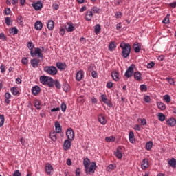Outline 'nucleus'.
Masks as SVG:
<instances>
[{
  "mask_svg": "<svg viewBox=\"0 0 176 176\" xmlns=\"http://www.w3.org/2000/svg\"><path fill=\"white\" fill-rule=\"evenodd\" d=\"M120 47L122 49V56L123 58H127L129 56H130V53L131 52V46L129 43H121Z\"/></svg>",
  "mask_w": 176,
  "mask_h": 176,
  "instance_id": "f257e3e1",
  "label": "nucleus"
},
{
  "mask_svg": "<svg viewBox=\"0 0 176 176\" xmlns=\"http://www.w3.org/2000/svg\"><path fill=\"white\" fill-rule=\"evenodd\" d=\"M44 71L46 72V74H48V75H52L54 76V75H57V68L54 66H45L44 67Z\"/></svg>",
  "mask_w": 176,
  "mask_h": 176,
  "instance_id": "f03ea898",
  "label": "nucleus"
},
{
  "mask_svg": "<svg viewBox=\"0 0 176 176\" xmlns=\"http://www.w3.org/2000/svg\"><path fill=\"white\" fill-rule=\"evenodd\" d=\"M135 68V65L131 64L129 67L126 69L124 76L126 78H131L134 74V69Z\"/></svg>",
  "mask_w": 176,
  "mask_h": 176,
  "instance_id": "7ed1b4c3",
  "label": "nucleus"
},
{
  "mask_svg": "<svg viewBox=\"0 0 176 176\" xmlns=\"http://www.w3.org/2000/svg\"><path fill=\"white\" fill-rule=\"evenodd\" d=\"M97 168V165L96 164V162H91L90 167L87 166L85 168V173L86 174H94V172L96 171V168Z\"/></svg>",
  "mask_w": 176,
  "mask_h": 176,
  "instance_id": "20e7f679",
  "label": "nucleus"
},
{
  "mask_svg": "<svg viewBox=\"0 0 176 176\" xmlns=\"http://www.w3.org/2000/svg\"><path fill=\"white\" fill-rule=\"evenodd\" d=\"M30 55L32 57H35V56H38L40 58H43V54H42V51H41L40 48H35L34 52L31 51Z\"/></svg>",
  "mask_w": 176,
  "mask_h": 176,
  "instance_id": "39448f33",
  "label": "nucleus"
},
{
  "mask_svg": "<svg viewBox=\"0 0 176 176\" xmlns=\"http://www.w3.org/2000/svg\"><path fill=\"white\" fill-rule=\"evenodd\" d=\"M66 135L67 140L69 141H73L75 134L74 133V130L72 129V128H69L66 131Z\"/></svg>",
  "mask_w": 176,
  "mask_h": 176,
  "instance_id": "423d86ee",
  "label": "nucleus"
},
{
  "mask_svg": "<svg viewBox=\"0 0 176 176\" xmlns=\"http://www.w3.org/2000/svg\"><path fill=\"white\" fill-rule=\"evenodd\" d=\"M71 140H69V139L65 140L64 143H63V148L64 149V151H68L69 149H71Z\"/></svg>",
  "mask_w": 176,
  "mask_h": 176,
  "instance_id": "0eeeda50",
  "label": "nucleus"
},
{
  "mask_svg": "<svg viewBox=\"0 0 176 176\" xmlns=\"http://www.w3.org/2000/svg\"><path fill=\"white\" fill-rule=\"evenodd\" d=\"M32 6L34 10H41V9L43 8V4H42V2L41 1H37L36 3H32Z\"/></svg>",
  "mask_w": 176,
  "mask_h": 176,
  "instance_id": "6e6552de",
  "label": "nucleus"
},
{
  "mask_svg": "<svg viewBox=\"0 0 176 176\" xmlns=\"http://www.w3.org/2000/svg\"><path fill=\"white\" fill-rule=\"evenodd\" d=\"M45 170L47 175H50L52 174V171H53V166L52 164L47 163L45 164Z\"/></svg>",
  "mask_w": 176,
  "mask_h": 176,
  "instance_id": "1a4fd4ad",
  "label": "nucleus"
},
{
  "mask_svg": "<svg viewBox=\"0 0 176 176\" xmlns=\"http://www.w3.org/2000/svg\"><path fill=\"white\" fill-rule=\"evenodd\" d=\"M56 65L58 69L60 71H64L67 68V64L63 63L61 62H57Z\"/></svg>",
  "mask_w": 176,
  "mask_h": 176,
  "instance_id": "9d476101",
  "label": "nucleus"
},
{
  "mask_svg": "<svg viewBox=\"0 0 176 176\" xmlns=\"http://www.w3.org/2000/svg\"><path fill=\"white\" fill-rule=\"evenodd\" d=\"M133 49L135 53H140V52H141V44L138 42L135 43L133 45Z\"/></svg>",
  "mask_w": 176,
  "mask_h": 176,
  "instance_id": "9b49d317",
  "label": "nucleus"
},
{
  "mask_svg": "<svg viewBox=\"0 0 176 176\" xmlns=\"http://www.w3.org/2000/svg\"><path fill=\"white\" fill-rule=\"evenodd\" d=\"M98 122L100 124H102L103 126H105L107 124V118L105 116H102V114H100L98 118Z\"/></svg>",
  "mask_w": 176,
  "mask_h": 176,
  "instance_id": "f8f14e48",
  "label": "nucleus"
},
{
  "mask_svg": "<svg viewBox=\"0 0 176 176\" xmlns=\"http://www.w3.org/2000/svg\"><path fill=\"white\" fill-rule=\"evenodd\" d=\"M32 92L34 96H38L41 93V87L38 85L33 87L32 88Z\"/></svg>",
  "mask_w": 176,
  "mask_h": 176,
  "instance_id": "ddd939ff",
  "label": "nucleus"
},
{
  "mask_svg": "<svg viewBox=\"0 0 176 176\" xmlns=\"http://www.w3.org/2000/svg\"><path fill=\"white\" fill-rule=\"evenodd\" d=\"M30 63L33 68H38L39 67V60L36 58L30 60Z\"/></svg>",
  "mask_w": 176,
  "mask_h": 176,
  "instance_id": "4468645a",
  "label": "nucleus"
},
{
  "mask_svg": "<svg viewBox=\"0 0 176 176\" xmlns=\"http://www.w3.org/2000/svg\"><path fill=\"white\" fill-rule=\"evenodd\" d=\"M141 167L142 170H146V168L149 167V161H148V159H144L142 160Z\"/></svg>",
  "mask_w": 176,
  "mask_h": 176,
  "instance_id": "2eb2a0df",
  "label": "nucleus"
},
{
  "mask_svg": "<svg viewBox=\"0 0 176 176\" xmlns=\"http://www.w3.org/2000/svg\"><path fill=\"white\" fill-rule=\"evenodd\" d=\"M63 130V127L61 126V124H60V122L58 121H56L55 122V133H61V131Z\"/></svg>",
  "mask_w": 176,
  "mask_h": 176,
  "instance_id": "dca6fc26",
  "label": "nucleus"
},
{
  "mask_svg": "<svg viewBox=\"0 0 176 176\" xmlns=\"http://www.w3.org/2000/svg\"><path fill=\"white\" fill-rule=\"evenodd\" d=\"M93 18V11H87L85 19L87 20V21H91V19Z\"/></svg>",
  "mask_w": 176,
  "mask_h": 176,
  "instance_id": "f3484780",
  "label": "nucleus"
},
{
  "mask_svg": "<svg viewBox=\"0 0 176 176\" xmlns=\"http://www.w3.org/2000/svg\"><path fill=\"white\" fill-rule=\"evenodd\" d=\"M115 156L118 159H122V157H123V154H122V148L120 147L117 148L116 152L115 153Z\"/></svg>",
  "mask_w": 176,
  "mask_h": 176,
  "instance_id": "a211bd4d",
  "label": "nucleus"
},
{
  "mask_svg": "<svg viewBox=\"0 0 176 176\" xmlns=\"http://www.w3.org/2000/svg\"><path fill=\"white\" fill-rule=\"evenodd\" d=\"M42 27H43V24L41 22V21H36L34 23V28L37 31H41V30H42Z\"/></svg>",
  "mask_w": 176,
  "mask_h": 176,
  "instance_id": "6ab92c4d",
  "label": "nucleus"
},
{
  "mask_svg": "<svg viewBox=\"0 0 176 176\" xmlns=\"http://www.w3.org/2000/svg\"><path fill=\"white\" fill-rule=\"evenodd\" d=\"M57 134H58L57 132L53 131L52 132L50 133V137L52 140V141H54L56 142L57 141Z\"/></svg>",
  "mask_w": 176,
  "mask_h": 176,
  "instance_id": "aec40b11",
  "label": "nucleus"
},
{
  "mask_svg": "<svg viewBox=\"0 0 176 176\" xmlns=\"http://www.w3.org/2000/svg\"><path fill=\"white\" fill-rule=\"evenodd\" d=\"M82 78H83V71L80 70L76 74V80H78V82H80Z\"/></svg>",
  "mask_w": 176,
  "mask_h": 176,
  "instance_id": "412c9836",
  "label": "nucleus"
},
{
  "mask_svg": "<svg viewBox=\"0 0 176 176\" xmlns=\"http://www.w3.org/2000/svg\"><path fill=\"white\" fill-rule=\"evenodd\" d=\"M166 124H168V126H170L171 127H174V126L176 124V120L175 118H170L167 120Z\"/></svg>",
  "mask_w": 176,
  "mask_h": 176,
  "instance_id": "4be33fe9",
  "label": "nucleus"
},
{
  "mask_svg": "<svg viewBox=\"0 0 176 176\" xmlns=\"http://www.w3.org/2000/svg\"><path fill=\"white\" fill-rule=\"evenodd\" d=\"M47 28H48L50 31L53 30V28H54V21H53V20L48 21V23L47 24Z\"/></svg>",
  "mask_w": 176,
  "mask_h": 176,
  "instance_id": "5701e85b",
  "label": "nucleus"
},
{
  "mask_svg": "<svg viewBox=\"0 0 176 176\" xmlns=\"http://www.w3.org/2000/svg\"><path fill=\"white\" fill-rule=\"evenodd\" d=\"M68 27H65L67 32H72L75 31V26H74L73 23H67Z\"/></svg>",
  "mask_w": 176,
  "mask_h": 176,
  "instance_id": "b1692460",
  "label": "nucleus"
},
{
  "mask_svg": "<svg viewBox=\"0 0 176 176\" xmlns=\"http://www.w3.org/2000/svg\"><path fill=\"white\" fill-rule=\"evenodd\" d=\"M157 107L160 111H166V104L162 102H157Z\"/></svg>",
  "mask_w": 176,
  "mask_h": 176,
  "instance_id": "393cba45",
  "label": "nucleus"
},
{
  "mask_svg": "<svg viewBox=\"0 0 176 176\" xmlns=\"http://www.w3.org/2000/svg\"><path fill=\"white\" fill-rule=\"evenodd\" d=\"M133 76H134V78L135 79V80H138V82H140V80H142V78H141V72H135L133 74Z\"/></svg>",
  "mask_w": 176,
  "mask_h": 176,
  "instance_id": "a878e982",
  "label": "nucleus"
},
{
  "mask_svg": "<svg viewBox=\"0 0 176 176\" xmlns=\"http://www.w3.org/2000/svg\"><path fill=\"white\" fill-rule=\"evenodd\" d=\"M47 79H49V76H40V82L43 85H46V82H47Z\"/></svg>",
  "mask_w": 176,
  "mask_h": 176,
  "instance_id": "bb28decb",
  "label": "nucleus"
},
{
  "mask_svg": "<svg viewBox=\"0 0 176 176\" xmlns=\"http://www.w3.org/2000/svg\"><path fill=\"white\" fill-rule=\"evenodd\" d=\"M111 76H112L113 80H116V81L119 80V72H111Z\"/></svg>",
  "mask_w": 176,
  "mask_h": 176,
  "instance_id": "cd10ccee",
  "label": "nucleus"
},
{
  "mask_svg": "<svg viewBox=\"0 0 176 176\" xmlns=\"http://www.w3.org/2000/svg\"><path fill=\"white\" fill-rule=\"evenodd\" d=\"M157 116L158 117V120L160 122H164L166 120V116L163 113H158Z\"/></svg>",
  "mask_w": 176,
  "mask_h": 176,
  "instance_id": "c85d7f7f",
  "label": "nucleus"
},
{
  "mask_svg": "<svg viewBox=\"0 0 176 176\" xmlns=\"http://www.w3.org/2000/svg\"><path fill=\"white\" fill-rule=\"evenodd\" d=\"M168 164L170 166V167H173V168H176V160L175 158H172L168 161Z\"/></svg>",
  "mask_w": 176,
  "mask_h": 176,
  "instance_id": "c756f323",
  "label": "nucleus"
},
{
  "mask_svg": "<svg viewBox=\"0 0 176 176\" xmlns=\"http://www.w3.org/2000/svg\"><path fill=\"white\" fill-rule=\"evenodd\" d=\"M48 80L46 81V84L45 85H47V86H49V87H53V82H54V80L52 77H48Z\"/></svg>",
  "mask_w": 176,
  "mask_h": 176,
  "instance_id": "7c9ffc66",
  "label": "nucleus"
},
{
  "mask_svg": "<svg viewBox=\"0 0 176 176\" xmlns=\"http://www.w3.org/2000/svg\"><path fill=\"white\" fill-rule=\"evenodd\" d=\"M10 34H13V35H16L19 34V30L16 27L11 28L10 29Z\"/></svg>",
  "mask_w": 176,
  "mask_h": 176,
  "instance_id": "2f4dec72",
  "label": "nucleus"
},
{
  "mask_svg": "<svg viewBox=\"0 0 176 176\" xmlns=\"http://www.w3.org/2000/svg\"><path fill=\"white\" fill-rule=\"evenodd\" d=\"M100 31H101V25H100V24H97L94 28V32L97 35L100 34Z\"/></svg>",
  "mask_w": 176,
  "mask_h": 176,
  "instance_id": "473e14b6",
  "label": "nucleus"
},
{
  "mask_svg": "<svg viewBox=\"0 0 176 176\" xmlns=\"http://www.w3.org/2000/svg\"><path fill=\"white\" fill-rule=\"evenodd\" d=\"M10 91L13 96H17V94H19V89H17V87H12Z\"/></svg>",
  "mask_w": 176,
  "mask_h": 176,
  "instance_id": "72a5a7b5",
  "label": "nucleus"
},
{
  "mask_svg": "<svg viewBox=\"0 0 176 176\" xmlns=\"http://www.w3.org/2000/svg\"><path fill=\"white\" fill-rule=\"evenodd\" d=\"M53 86H55L56 89H61V84L58 80H54Z\"/></svg>",
  "mask_w": 176,
  "mask_h": 176,
  "instance_id": "f704fd0d",
  "label": "nucleus"
},
{
  "mask_svg": "<svg viewBox=\"0 0 176 176\" xmlns=\"http://www.w3.org/2000/svg\"><path fill=\"white\" fill-rule=\"evenodd\" d=\"M34 105L35 108H36V109H38V111L41 109V102H39V100H34Z\"/></svg>",
  "mask_w": 176,
  "mask_h": 176,
  "instance_id": "c9c22d12",
  "label": "nucleus"
},
{
  "mask_svg": "<svg viewBox=\"0 0 176 176\" xmlns=\"http://www.w3.org/2000/svg\"><path fill=\"white\" fill-rule=\"evenodd\" d=\"M83 164L85 168L89 167V165L90 164V160L89 158H85L83 161Z\"/></svg>",
  "mask_w": 176,
  "mask_h": 176,
  "instance_id": "e433bc0d",
  "label": "nucleus"
},
{
  "mask_svg": "<svg viewBox=\"0 0 176 176\" xmlns=\"http://www.w3.org/2000/svg\"><path fill=\"white\" fill-rule=\"evenodd\" d=\"M115 140H116V138L113 136L107 137L105 138L107 142H115Z\"/></svg>",
  "mask_w": 176,
  "mask_h": 176,
  "instance_id": "4c0bfd02",
  "label": "nucleus"
},
{
  "mask_svg": "<svg viewBox=\"0 0 176 176\" xmlns=\"http://www.w3.org/2000/svg\"><path fill=\"white\" fill-rule=\"evenodd\" d=\"M152 146H153V143L151 141L146 144V149L147 151H151V149H152Z\"/></svg>",
  "mask_w": 176,
  "mask_h": 176,
  "instance_id": "58836bf2",
  "label": "nucleus"
},
{
  "mask_svg": "<svg viewBox=\"0 0 176 176\" xmlns=\"http://www.w3.org/2000/svg\"><path fill=\"white\" fill-rule=\"evenodd\" d=\"M115 47H116L115 43L111 42L110 44L109 45V50H110V52H113Z\"/></svg>",
  "mask_w": 176,
  "mask_h": 176,
  "instance_id": "ea45409f",
  "label": "nucleus"
},
{
  "mask_svg": "<svg viewBox=\"0 0 176 176\" xmlns=\"http://www.w3.org/2000/svg\"><path fill=\"white\" fill-rule=\"evenodd\" d=\"M100 10L98 7L94 6L91 8V12H92V13H94V14L96 13L98 14L100 13Z\"/></svg>",
  "mask_w": 176,
  "mask_h": 176,
  "instance_id": "a19ab883",
  "label": "nucleus"
},
{
  "mask_svg": "<svg viewBox=\"0 0 176 176\" xmlns=\"http://www.w3.org/2000/svg\"><path fill=\"white\" fill-rule=\"evenodd\" d=\"M163 98H164V100L166 101V102L167 103L171 101V96H170V95H164Z\"/></svg>",
  "mask_w": 176,
  "mask_h": 176,
  "instance_id": "79ce46f5",
  "label": "nucleus"
},
{
  "mask_svg": "<svg viewBox=\"0 0 176 176\" xmlns=\"http://www.w3.org/2000/svg\"><path fill=\"white\" fill-rule=\"evenodd\" d=\"M5 124V116L0 115V127H2Z\"/></svg>",
  "mask_w": 176,
  "mask_h": 176,
  "instance_id": "37998d69",
  "label": "nucleus"
},
{
  "mask_svg": "<svg viewBox=\"0 0 176 176\" xmlns=\"http://www.w3.org/2000/svg\"><path fill=\"white\" fill-rule=\"evenodd\" d=\"M5 21L7 25H12V19L9 16L6 17Z\"/></svg>",
  "mask_w": 176,
  "mask_h": 176,
  "instance_id": "c03bdc74",
  "label": "nucleus"
},
{
  "mask_svg": "<svg viewBox=\"0 0 176 176\" xmlns=\"http://www.w3.org/2000/svg\"><path fill=\"white\" fill-rule=\"evenodd\" d=\"M113 170H115V166L113 164H109L107 168V171H109V173H111Z\"/></svg>",
  "mask_w": 176,
  "mask_h": 176,
  "instance_id": "a18cd8bd",
  "label": "nucleus"
},
{
  "mask_svg": "<svg viewBox=\"0 0 176 176\" xmlns=\"http://www.w3.org/2000/svg\"><path fill=\"white\" fill-rule=\"evenodd\" d=\"M63 89L64 90V91H65L67 93V91H69V85L68 84H64L63 86Z\"/></svg>",
  "mask_w": 176,
  "mask_h": 176,
  "instance_id": "49530a36",
  "label": "nucleus"
},
{
  "mask_svg": "<svg viewBox=\"0 0 176 176\" xmlns=\"http://www.w3.org/2000/svg\"><path fill=\"white\" fill-rule=\"evenodd\" d=\"M27 46L28 47V49L30 50H32V49H34V43H32V41H29L28 43H27Z\"/></svg>",
  "mask_w": 176,
  "mask_h": 176,
  "instance_id": "de8ad7c7",
  "label": "nucleus"
},
{
  "mask_svg": "<svg viewBox=\"0 0 176 176\" xmlns=\"http://www.w3.org/2000/svg\"><path fill=\"white\" fill-rule=\"evenodd\" d=\"M60 109L62 112H65V111H67V104L63 102L60 105Z\"/></svg>",
  "mask_w": 176,
  "mask_h": 176,
  "instance_id": "09e8293b",
  "label": "nucleus"
},
{
  "mask_svg": "<svg viewBox=\"0 0 176 176\" xmlns=\"http://www.w3.org/2000/svg\"><path fill=\"white\" fill-rule=\"evenodd\" d=\"M140 90H141V91H146V90H148V87H146V85H141Z\"/></svg>",
  "mask_w": 176,
  "mask_h": 176,
  "instance_id": "8fccbe9b",
  "label": "nucleus"
},
{
  "mask_svg": "<svg viewBox=\"0 0 176 176\" xmlns=\"http://www.w3.org/2000/svg\"><path fill=\"white\" fill-rule=\"evenodd\" d=\"M144 101L145 102L149 103L151 102V96H145L144 97Z\"/></svg>",
  "mask_w": 176,
  "mask_h": 176,
  "instance_id": "3c124183",
  "label": "nucleus"
},
{
  "mask_svg": "<svg viewBox=\"0 0 176 176\" xmlns=\"http://www.w3.org/2000/svg\"><path fill=\"white\" fill-rule=\"evenodd\" d=\"M101 98H102V101L104 103L107 102V101H108V98H107V95L105 94L101 95Z\"/></svg>",
  "mask_w": 176,
  "mask_h": 176,
  "instance_id": "603ef678",
  "label": "nucleus"
},
{
  "mask_svg": "<svg viewBox=\"0 0 176 176\" xmlns=\"http://www.w3.org/2000/svg\"><path fill=\"white\" fill-rule=\"evenodd\" d=\"M162 23L164 24H168V23H170V19L168 16H166L162 21Z\"/></svg>",
  "mask_w": 176,
  "mask_h": 176,
  "instance_id": "864d4df0",
  "label": "nucleus"
},
{
  "mask_svg": "<svg viewBox=\"0 0 176 176\" xmlns=\"http://www.w3.org/2000/svg\"><path fill=\"white\" fill-rule=\"evenodd\" d=\"M106 87L107 89H112V87H113V83L112 82H109L107 83Z\"/></svg>",
  "mask_w": 176,
  "mask_h": 176,
  "instance_id": "5fc2aeb1",
  "label": "nucleus"
},
{
  "mask_svg": "<svg viewBox=\"0 0 176 176\" xmlns=\"http://www.w3.org/2000/svg\"><path fill=\"white\" fill-rule=\"evenodd\" d=\"M153 67H155V63L153 62H151L150 63L147 64V68L149 69H151V68H153Z\"/></svg>",
  "mask_w": 176,
  "mask_h": 176,
  "instance_id": "6e6d98bb",
  "label": "nucleus"
},
{
  "mask_svg": "<svg viewBox=\"0 0 176 176\" xmlns=\"http://www.w3.org/2000/svg\"><path fill=\"white\" fill-rule=\"evenodd\" d=\"M21 63L22 64L27 65V64H28V59H27V58H23L21 60Z\"/></svg>",
  "mask_w": 176,
  "mask_h": 176,
  "instance_id": "4d7b16f0",
  "label": "nucleus"
},
{
  "mask_svg": "<svg viewBox=\"0 0 176 176\" xmlns=\"http://www.w3.org/2000/svg\"><path fill=\"white\" fill-rule=\"evenodd\" d=\"M166 80H168V83H170V85H174L175 81L173 78H168Z\"/></svg>",
  "mask_w": 176,
  "mask_h": 176,
  "instance_id": "13d9d810",
  "label": "nucleus"
},
{
  "mask_svg": "<svg viewBox=\"0 0 176 176\" xmlns=\"http://www.w3.org/2000/svg\"><path fill=\"white\" fill-rule=\"evenodd\" d=\"M52 8H54V10H58L60 6H58V4L54 3L52 5Z\"/></svg>",
  "mask_w": 176,
  "mask_h": 176,
  "instance_id": "bf43d9fd",
  "label": "nucleus"
},
{
  "mask_svg": "<svg viewBox=\"0 0 176 176\" xmlns=\"http://www.w3.org/2000/svg\"><path fill=\"white\" fill-rule=\"evenodd\" d=\"M115 16L117 19H121L122 18V12H116Z\"/></svg>",
  "mask_w": 176,
  "mask_h": 176,
  "instance_id": "052dcab7",
  "label": "nucleus"
},
{
  "mask_svg": "<svg viewBox=\"0 0 176 176\" xmlns=\"http://www.w3.org/2000/svg\"><path fill=\"white\" fill-rule=\"evenodd\" d=\"M170 8H173V9H175L176 8V1L169 3Z\"/></svg>",
  "mask_w": 176,
  "mask_h": 176,
  "instance_id": "680f3d73",
  "label": "nucleus"
},
{
  "mask_svg": "<svg viewBox=\"0 0 176 176\" xmlns=\"http://www.w3.org/2000/svg\"><path fill=\"white\" fill-rule=\"evenodd\" d=\"M131 138H134V133L133 131H130L129 133V139L131 140Z\"/></svg>",
  "mask_w": 176,
  "mask_h": 176,
  "instance_id": "e2e57ef3",
  "label": "nucleus"
},
{
  "mask_svg": "<svg viewBox=\"0 0 176 176\" xmlns=\"http://www.w3.org/2000/svg\"><path fill=\"white\" fill-rule=\"evenodd\" d=\"M91 76H92V78H97L98 76L97 75V72L96 71H93L91 72Z\"/></svg>",
  "mask_w": 176,
  "mask_h": 176,
  "instance_id": "0e129e2a",
  "label": "nucleus"
},
{
  "mask_svg": "<svg viewBox=\"0 0 176 176\" xmlns=\"http://www.w3.org/2000/svg\"><path fill=\"white\" fill-rule=\"evenodd\" d=\"M13 176H21V173H20L19 170H16L14 173Z\"/></svg>",
  "mask_w": 176,
  "mask_h": 176,
  "instance_id": "69168bd1",
  "label": "nucleus"
},
{
  "mask_svg": "<svg viewBox=\"0 0 176 176\" xmlns=\"http://www.w3.org/2000/svg\"><path fill=\"white\" fill-rule=\"evenodd\" d=\"M76 176H80V168H77L76 170Z\"/></svg>",
  "mask_w": 176,
  "mask_h": 176,
  "instance_id": "338daca9",
  "label": "nucleus"
},
{
  "mask_svg": "<svg viewBox=\"0 0 176 176\" xmlns=\"http://www.w3.org/2000/svg\"><path fill=\"white\" fill-rule=\"evenodd\" d=\"M4 13H6V15L10 14V8H6V9L5 10Z\"/></svg>",
  "mask_w": 176,
  "mask_h": 176,
  "instance_id": "774afa93",
  "label": "nucleus"
}]
</instances>
